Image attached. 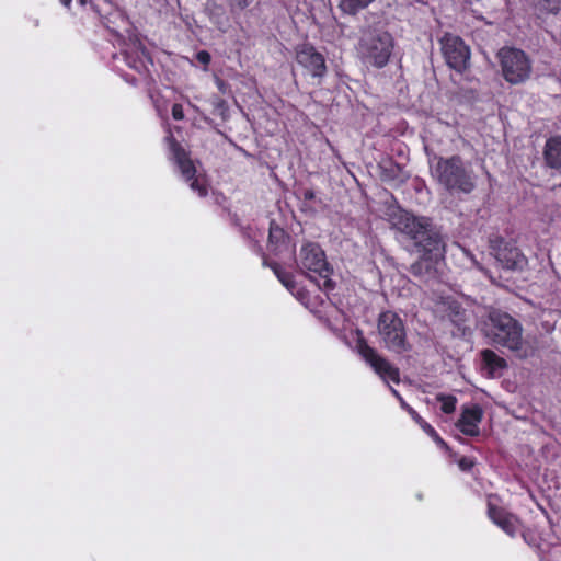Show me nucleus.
<instances>
[{
    "label": "nucleus",
    "mask_w": 561,
    "mask_h": 561,
    "mask_svg": "<svg viewBox=\"0 0 561 561\" xmlns=\"http://www.w3.org/2000/svg\"><path fill=\"white\" fill-rule=\"evenodd\" d=\"M393 227L410 240L420 253V257L410 266L411 274L426 282L435 279L444 257V242L432 219L403 211L394 217Z\"/></svg>",
    "instance_id": "1"
},
{
    "label": "nucleus",
    "mask_w": 561,
    "mask_h": 561,
    "mask_svg": "<svg viewBox=\"0 0 561 561\" xmlns=\"http://www.w3.org/2000/svg\"><path fill=\"white\" fill-rule=\"evenodd\" d=\"M394 46L396 41L390 32L368 27L362 31L355 49L363 65L382 69L389 64Z\"/></svg>",
    "instance_id": "2"
},
{
    "label": "nucleus",
    "mask_w": 561,
    "mask_h": 561,
    "mask_svg": "<svg viewBox=\"0 0 561 561\" xmlns=\"http://www.w3.org/2000/svg\"><path fill=\"white\" fill-rule=\"evenodd\" d=\"M434 173L438 183L449 192L470 194L476 188L473 171L465 165L459 154L438 158Z\"/></svg>",
    "instance_id": "3"
},
{
    "label": "nucleus",
    "mask_w": 561,
    "mask_h": 561,
    "mask_svg": "<svg viewBox=\"0 0 561 561\" xmlns=\"http://www.w3.org/2000/svg\"><path fill=\"white\" fill-rule=\"evenodd\" d=\"M377 331L382 346L391 353L403 354L412 350L403 319L394 311H382L377 319Z\"/></svg>",
    "instance_id": "4"
},
{
    "label": "nucleus",
    "mask_w": 561,
    "mask_h": 561,
    "mask_svg": "<svg viewBox=\"0 0 561 561\" xmlns=\"http://www.w3.org/2000/svg\"><path fill=\"white\" fill-rule=\"evenodd\" d=\"M165 141L172 154V160L180 170L183 180L188 184L190 188L199 197L204 198L208 195V184L203 175H197V169L187 151L169 130Z\"/></svg>",
    "instance_id": "5"
},
{
    "label": "nucleus",
    "mask_w": 561,
    "mask_h": 561,
    "mask_svg": "<svg viewBox=\"0 0 561 561\" xmlns=\"http://www.w3.org/2000/svg\"><path fill=\"white\" fill-rule=\"evenodd\" d=\"M489 336L495 344L517 351L523 344L520 323L506 312L493 310L489 314Z\"/></svg>",
    "instance_id": "6"
},
{
    "label": "nucleus",
    "mask_w": 561,
    "mask_h": 561,
    "mask_svg": "<svg viewBox=\"0 0 561 561\" xmlns=\"http://www.w3.org/2000/svg\"><path fill=\"white\" fill-rule=\"evenodd\" d=\"M297 264L302 272L313 273L314 276L323 279L322 284H319L321 289L325 291L334 289L335 283L330 278L332 267L327 261L324 251L318 243H305L300 249Z\"/></svg>",
    "instance_id": "7"
},
{
    "label": "nucleus",
    "mask_w": 561,
    "mask_h": 561,
    "mask_svg": "<svg viewBox=\"0 0 561 561\" xmlns=\"http://www.w3.org/2000/svg\"><path fill=\"white\" fill-rule=\"evenodd\" d=\"M503 78L511 84L525 82L531 73V61L527 54L515 47H502L497 53Z\"/></svg>",
    "instance_id": "8"
},
{
    "label": "nucleus",
    "mask_w": 561,
    "mask_h": 561,
    "mask_svg": "<svg viewBox=\"0 0 561 561\" xmlns=\"http://www.w3.org/2000/svg\"><path fill=\"white\" fill-rule=\"evenodd\" d=\"M356 350L367 365L385 381L400 383V370L386 357L381 356L376 348L371 347L367 340L360 334L356 341Z\"/></svg>",
    "instance_id": "9"
},
{
    "label": "nucleus",
    "mask_w": 561,
    "mask_h": 561,
    "mask_svg": "<svg viewBox=\"0 0 561 561\" xmlns=\"http://www.w3.org/2000/svg\"><path fill=\"white\" fill-rule=\"evenodd\" d=\"M490 249L503 268L510 271H523L528 260L513 240H506L500 234L489 238Z\"/></svg>",
    "instance_id": "10"
},
{
    "label": "nucleus",
    "mask_w": 561,
    "mask_h": 561,
    "mask_svg": "<svg viewBox=\"0 0 561 561\" xmlns=\"http://www.w3.org/2000/svg\"><path fill=\"white\" fill-rule=\"evenodd\" d=\"M442 53L449 68L462 73L470 66L471 51L465 41L451 33H445L440 38Z\"/></svg>",
    "instance_id": "11"
},
{
    "label": "nucleus",
    "mask_w": 561,
    "mask_h": 561,
    "mask_svg": "<svg viewBox=\"0 0 561 561\" xmlns=\"http://www.w3.org/2000/svg\"><path fill=\"white\" fill-rule=\"evenodd\" d=\"M494 500H499V497L493 494L488 495L486 515L489 519L507 536L516 537L524 528L522 519L505 507L497 505Z\"/></svg>",
    "instance_id": "12"
},
{
    "label": "nucleus",
    "mask_w": 561,
    "mask_h": 561,
    "mask_svg": "<svg viewBox=\"0 0 561 561\" xmlns=\"http://www.w3.org/2000/svg\"><path fill=\"white\" fill-rule=\"evenodd\" d=\"M296 61L312 78L321 80L327 73L324 56L311 44H302L296 48Z\"/></svg>",
    "instance_id": "13"
},
{
    "label": "nucleus",
    "mask_w": 561,
    "mask_h": 561,
    "mask_svg": "<svg viewBox=\"0 0 561 561\" xmlns=\"http://www.w3.org/2000/svg\"><path fill=\"white\" fill-rule=\"evenodd\" d=\"M82 5L89 3L94 12H96L106 28L117 33L121 25L127 24V16L116 2H80Z\"/></svg>",
    "instance_id": "14"
},
{
    "label": "nucleus",
    "mask_w": 561,
    "mask_h": 561,
    "mask_svg": "<svg viewBox=\"0 0 561 561\" xmlns=\"http://www.w3.org/2000/svg\"><path fill=\"white\" fill-rule=\"evenodd\" d=\"M483 419L482 408L478 404L465 407L460 417L456 423V427L467 436H478L480 433L479 424Z\"/></svg>",
    "instance_id": "15"
},
{
    "label": "nucleus",
    "mask_w": 561,
    "mask_h": 561,
    "mask_svg": "<svg viewBox=\"0 0 561 561\" xmlns=\"http://www.w3.org/2000/svg\"><path fill=\"white\" fill-rule=\"evenodd\" d=\"M122 55L126 65L140 75L147 73L149 71L148 66L153 64L149 51L141 43L123 50Z\"/></svg>",
    "instance_id": "16"
},
{
    "label": "nucleus",
    "mask_w": 561,
    "mask_h": 561,
    "mask_svg": "<svg viewBox=\"0 0 561 561\" xmlns=\"http://www.w3.org/2000/svg\"><path fill=\"white\" fill-rule=\"evenodd\" d=\"M481 358L482 369L486 371L489 377H494L507 367L506 360L492 350H483L481 352Z\"/></svg>",
    "instance_id": "17"
},
{
    "label": "nucleus",
    "mask_w": 561,
    "mask_h": 561,
    "mask_svg": "<svg viewBox=\"0 0 561 561\" xmlns=\"http://www.w3.org/2000/svg\"><path fill=\"white\" fill-rule=\"evenodd\" d=\"M543 158L551 169H561V136H554L546 141Z\"/></svg>",
    "instance_id": "18"
},
{
    "label": "nucleus",
    "mask_w": 561,
    "mask_h": 561,
    "mask_svg": "<svg viewBox=\"0 0 561 561\" xmlns=\"http://www.w3.org/2000/svg\"><path fill=\"white\" fill-rule=\"evenodd\" d=\"M263 266L270 267L277 279L286 287L294 288L295 279L290 272L285 271L282 265L275 261H268L267 257L263 254Z\"/></svg>",
    "instance_id": "19"
},
{
    "label": "nucleus",
    "mask_w": 561,
    "mask_h": 561,
    "mask_svg": "<svg viewBox=\"0 0 561 561\" xmlns=\"http://www.w3.org/2000/svg\"><path fill=\"white\" fill-rule=\"evenodd\" d=\"M288 234L274 220L270 222L268 228V247L272 251H277L282 244L286 242Z\"/></svg>",
    "instance_id": "20"
},
{
    "label": "nucleus",
    "mask_w": 561,
    "mask_h": 561,
    "mask_svg": "<svg viewBox=\"0 0 561 561\" xmlns=\"http://www.w3.org/2000/svg\"><path fill=\"white\" fill-rule=\"evenodd\" d=\"M447 317L455 327L461 330L467 321V311L459 302L451 301L447 307Z\"/></svg>",
    "instance_id": "21"
},
{
    "label": "nucleus",
    "mask_w": 561,
    "mask_h": 561,
    "mask_svg": "<svg viewBox=\"0 0 561 561\" xmlns=\"http://www.w3.org/2000/svg\"><path fill=\"white\" fill-rule=\"evenodd\" d=\"M403 409L426 434H435V428L430 423H427L411 405L407 404Z\"/></svg>",
    "instance_id": "22"
},
{
    "label": "nucleus",
    "mask_w": 561,
    "mask_h": 561,
    "mask_svg": "<svg viewBox=\"0 0 561 561\" xmlns=\"http://www.w3.org/2000/svg\"><path fill=\"white\" fill-rule=\"evenodd\" d=\"M370 2H339L342 14L355 15L367 8Z\"/></svg>",
    "instance_id": "23"
},
{
    "label": "nucleus",
    "mask_w": 561,
    "mask_h": 561,
    "mask_svg": "<svg viewBox=\"0 0 561 561\" xmlns=\"http://www.w3.org/2000/svg\"><path fill=\"white\" fill-rule=\"evenodd\" d=\"M437 400L442 403L440 410L445 414H450L456 410L457 398L453 394H438Z\"/></svg>",
    "instance_id": "24"
},
{
    "label": "nucleus",
    "mask_w": 561,
    "mask_h": 561,
    "mask_svg": "<svg viewBox=\"0 0 561 561\" xmlns=\"http://www.w3.org/2000/svg\"><path fill=\"white\" fill-rule=\"evenodd\" d=\"M474 459L471 457L462 456L458 460V467L460 468V470L466 472L470 471L474 467Z\"/></svg>",
    "instance_id": "25"
},
{
    "label": "nucleus",
    "mask_w": 561,
    "mask_h": 561,
    "mask_svg": "<svg viewBox=\"0 0 561 561\" xmlns=\"http://www.w3.org/2000/svg\"><path fill=\"white\" fill-rule=\"evenodd\" d=\"M172 117L175 121H182L184 118L183 106L180 103H174L171 108Z\"/></svg>",
    "instance_id": "26"
},
{
    "label": "nucleus",
    "mask_w": 561,
    "mask_h": 561,
    "mask_svg": "<svg viewBox=\"0 0 561 561\" xmlns=\"http://www.w3.org/2000/svg\"><path fill=\"white\" fill-rule=\"evenodd\" d=\"M196 60L204 66H208L211 60V56L207 50H199L196 54Z\"/></svg>",
    "instance_id": "27"
},
{
    "label": "nucleus",
    "mask_w": 561,
    "mask_h": 561,
    "mask_svg": "<svg viewBox=\"0 0 561 561\" xmlns=\"http://www.w3.org/2000/svg\"><path fill=\"white\" fill-rule=\"evenodd\" d=\"M302 197L306 202H311L316 199V193L311 188H307L302 192Z\"/></svg>",
    "instance_id": "28"
},
{
    "label": "nucleus",
    "mask_w": 561,
    "mask_h": 561,
    "mask_svg": "<svg viewBox=\"0 0 561 561\" xmlns=\"http://www.w3.org/2000/svg\"><path fill=\"white\" fill-rule=\"evenodd\" d=\"M431 436L439 446L447 447V444L445 440L438 435V433L435 431V434H427Z\"/></svg>",
    "instance_id": "29"
},
{
    "label": "nucleus",
    "mask_w": 561,
    "mask_h": 561,
    "mask_svg": "<svg viewBox=\"0 0 561 561\" xmlns=\"http://www.w3.org/2000/svg\"><path fill=\"white\" fill-rule=\"evenodd\" d=\"M391 393L400 401L401 407L404 408L408 403L403 400L400 392L396 390L394 388L390 387Z\"/></svg>",
    "instance_id": "30"
},
{
    "label": "nucleus",
    "mask_w": 561,
    "mask_h": 561,
    "mask_svg": "<svg viewBox=\"0 0 561 561\" xmlns=\"http://www.w3.org/2000/svg\"><path fill=\"white\" fill-rule=\"evenodd\" d=\"M239 3H240V4H242V5H241V8H242V9L247 8V7H248V4H249V2H248V1L239 2Z\"/></svg>",
    "instance_id": "31"
},
{
    "label": "nucleus",
    "mask_w": 561,
    "mask_h": 561,
    "mask_svg": "<svg viewBox=\"0 0 561 561\" xmlns=\"http://www.w3.org/2000/svg\"><path fill=\"white\" fill-rule=\"evenodd\" d=\"M70 3H71V2H68V1H65V2H64V4H65L68 9H70Z\"/></svg>",
    "instance_id": "32"
}]
</instances>
